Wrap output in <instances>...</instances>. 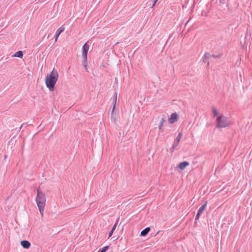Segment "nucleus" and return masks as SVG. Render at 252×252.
Here are the masks:
<instances>
[{
    "label": "nucleus",
    "mask_w": 252,
    "mask_h": 252,
    "mask_svg": "<svg viewBox=\"0 0 252 252\" xmlns=\"http://www.w3.org/2000/svg\"><path fill=\"white\" fill-rule=\"evenodd\" d=\"M58 76V73L55 69H53L49 75L46 76L45 78V84L47 87L50 90H52L54 88Z\"/></svg>",
    "instance_id": "obj_1"
},
{
    "label": "nucleus",
    "mask_w": 252,
    "mask_h": 252,
    "mask_svg": "<svg viewBox=\"0 0 252 252\" xmlns=\"http://www.w3.org/2000/svg\"><path fill=\"white\" fill-rule=\"evenodd\" d=\"M35 200L41 216H43L46 203V198L45 194L40 191L39 189L37 190V195Z\"/></svg>",
    "instance_id": "obj_2"
},
{
    "label": "nucleus",
    "mask_w": 252,
    "mask_h": 252,
    "mask_svg": "<svg viewBox=\"0 0 252 252\" xmlns=\"http://www.w3.org/2000/svg\"><path fill=\"white\" fill-rule=\"evenodd\" d=\"M229 125V122L227 117L223 115L218 116L216 119V127L224 128Z\"/></svg>",
    "instance_id": "obj_3"
},
{
    "label": "nucleus",
    "mask_w": 252,
    "mask_h": 252,
    "mask_svg": "<svg viewBox=\"0 0 252 252\" xmlns=\"http://www.w3.org/2000/svg\"><path fill=\"white\" fill-rule=\"evenodd\" d=\"M222 57L221 54H219L218 55H211L209 53H206L204 56L203 62L205 63H207L208 65L209 64V59L211 58H220Z\"/></svg>",
    "instance_id": "obj_4"
},
{
    "label": "nucleus",
    "mask_w": 252,
    "mask_h": 252,
    "mask_svg": "<svg viewBox=\"0 0 252 252\" xmlns=\"http://www.w3.org/2000/svg\"><path fill=\"white\" fill-rule=\"evenodd\" d=\"M89 45L87 43H85L82 47V58L85 63H87V54L89 50Z\"/></svg>",
    "instance_id": "obj_5"
},
{
    "label": "nucleus",
    "mask_w": 252,
    "mask_h": 252,
    "mask_svg": "<svg viewBox=\"0 0 252 252\" xmlns=\"http://www.w3.org/2000/svg\"><path fill=\"white\" fill-rule=\"evenodd\" d=\"M182 134L181 133H179L176 137V139L174 140L173 144L170 149V152L173 153L174 150L177 148L178 146L179 143L181 140Z\"/></svg>",
    "instance_id": "obj_6"
},
{
    "label": "nucleus",
    "mask_w": 252,
    "mask_h": 252,
    "mask_svg": "<svg viewBox=\"0 0 252 252\" xmlns=\"http://www.w3.org/2000/svg\"><path fill=\"white\" fill-rule=\"evenodd\" d=\"M178 115L176 113H174L171 114L170 118L169 119L170 123L173 124L176 121H177L178 119Z\"/></svg>",
    "instance_id": "obj_7"
},
{
    "label": "nucleus",
    "mask_w": 252,
    "mask_h": 252,
    "mask_svg": "<svg viewBox=\"0 0 252 252\" xmlns=\"http://www.w3.org/2000/svg\"><path fill=\"white\" fill-rule=\"evenodd\" d=\"M189 162L188 161H183L180 162L178 165V167L181 170H183L187 166L189 165Z\"/></svg>",
    "instance_id": "obj_8"
},
{
    "label": "nucleus",
    "mask_w": 252,
    "mask_h": 252,
    "mask_svg": "<svg viewBox=\"0 0 252 252\" xmlns=\"http://www.w3.org/2000/svg\"><path fill=\"white\" fill-rule=\"evenodd\" d=\"M115 107H113L111 115V120L112 122H116L117 117L116 112H115Z\"/></svg>",
    "instance_id": "obj_9"
},
{
    "label": "nucleus",
    "mask_w": 252,
    "mask_h": 252,
    "mask_svg": "<svg viewBox=\"0 0 252 252\" xmlns=\"http://www.w3.org/2000/svg\"><path fill=\"white\" fill-rule=\"evenodd\" d=\"M21 245L24 249H29L31 246V243L27 240L21 241Z\"/></svg>",
    "instance_id": "obj_10"
},
{
    "label": "nucleus",
    "mask_w": 252,
    "mask_h": 252,
    "mask_svg": "<svg viewBox=\"0 0 252 252\" xmlns=\"http://www.w3.org/2000/svg\"><path fill=\"white\" fill-rule=\"evenodd\" d=\"M150 230V228L148 227L143 229L140 233L141 236H145L147 235V234L149 232Z\"/></svg>",
    "instance_id": "obj_11"
},
{
    "label": "nucleus",
    "mask_w": 252,
    "mask_h": 252,
    "mask_svg": "<svg viewBox=\"0 0 252 252\" xmlns=\"http://www.w3.org/2000/svg\"><path fill=\"white\" fill-rule=\"evenodd\" d=\"M117 99V93L115 92V93L113 95V107H116Z\"/></svg>",
    "instance_id": "obj_12"
},
{
    "label": "nucleus",
    "mask_w": 252,
    "mask_h": 252,
    "mask_svg": "<svg viewBox=\"0 0 252 252\" xmlns=\"http://www.w3.org/2000/svg\"><path fill=\"white\" fill-rule=\"evenodd\" d=\"M23 56V52L22 51H19L18 52H16L14 54V55L13 56V57H18V58H22Z\"/></svg>",
    "instance_id": "obj_13"
},
{
    "label": "nucleus",
    "mask_w": 252,
    "mask_h": 252,
    "mask_svg": "<svg viewBox=\"0 0 252 252\" xmlns=\"http://www.w3.org/2000/svg\"><path fill=\"white\" fill-rule=\"evenodd\" d=\"M206 206V203L203 205H202L199 209V210H198V213H199V214L201 215V214L203 213V212L204 211L205 207Z\"/></svg>",
    "instance_id": "obj_14"
},
{
    "label": "nucleus",
    "mask_w": 252,
    "mask_h": 252,
    "mask_svg": "<svg viewBox=\"0 0 252 252\" xmlns=\"http://www.w3.org/2000/svg\"><path fill=\"white\" fill-rule=\"evenodd\" d=\"M213 115L214 117H217L219 115V112L214 107H212Z\"/></svg>",
    "instance_id": "obj_15"
},
{
    "label": "nucleus",
    "mask_w": 252,
    "mask_h": 252,
    "mask_svg": "<svg viewBox=\"0 0 252 252\" xmlns=\"http://www.w3.org/2000/svg\"><path fill=\"white\" fill-rule=\"evenodd\" d=\"M117 222H116L113 226L112 228V230H111V231L109 233V234H108V238H110L113 234V233L114 232V231L115 230L116 228V226H117Z\"/></svg>",
    "instance_id": "obj_16"
},
{
    "label": "nucleus",
    "mask_w": 252,
    "mask_h": 252,
    "mask_svg": "<svg viewBox=\"0 0 252 252\" xmlns=\"http://www.w3.org/2000/svg\"><path fill=\"white\" fill-rule=\"evenodd\" d=\"M164 122H165L164 119V118H162L160 120V124L158 126V128L159 130L161 129L162 128V126H163Z\"/></svg>",
    "instance_id": "obj_17"
},
{
    "label": "nucleus",
    "mask_w": 252,
    "mask_h": 252,
    "mask_svg": "<svg viewBox=\"0 0 252 252\" xmlns=\"http://www.w3.org/2000/svg\"><path fill=\"white\" fill-rule=\"evenodd\" d=\"M109 247L108 246H105L103 248H102L101 249H100L99 250L98 252H105L108 250Z\"/></svg>",
    "instance_id": "obj_18"
},
{
    "label": "nucleus",
    "mask_w": 252,
    "mask_h": 252,
    "mask_svg": "<svg viewBox=\"0 0 252 252\" xmlns=\"http://www.w3.org/2000/svg\"><path fill=\"white\" fill-rule=\"evenodd\" d=\"M61 32H56L55 34L54 35V38H55L54 42H56L58 40V38L59 36L60 35V33Z\"/></svg>",
    "instance_id": "obj_19"
},
{
    "label": "nucleus",
    "mask_w": 252,
    "mask_h": 252,
    "mask_svg": "<svg viewBox=\"0 0 252 252\" xmlns=\"http://www.w3.org/2000/svg\"><path fill=\"white\" fill-rule=\"evenodd\" d=\"M65 30L63 27H61L58 30L57 32H63Z\"/></svg>",
    "instance_id": "obj_20"
},
{
    "label": "nucleus",
    "mask_w": 252,
    "mask_h": 252,
    "mask_svg": "<svg viewBox=\"0 0 252 252\" xmlns=\"http://www.w3.org/2000/svg\"><path fill=\"white\" fill-rule=\"evenodd\" d=\"M200 214H199V213H197V214H196V216H195V220H197L199 219L200 216Z\"/></svg>",
    "instance_id": "obj_21"
},
{
    "label": "nucleus",
    "mask_w": 252,
    "mask_h": 252,
    "mask_svg": "<svg viewBox=\"0 0 252 252\" xmlns=\"http://www.w3.org/2000/svg\"><path fill=\"white\" fill-rule=\"evenodd\" d=\"M157 1L158 0H154L152 7H153L156 5Z\"/></svg>",
    "instance_id": "obj_22"
},
{
    "label": "nucleus",
    "mask_w": 252,
    "mask_h": 252,
    "mask_svg": "<svg viewBox=\"0 0 252 252\" xmlns=\"http://www.w3.org/2000/svg\"><path fill=\"white\" fill-rule=\"evenodd\" d=\"M51 35H52V34H51V33L49 34L48 35V36H47V38H50V37L51 36Z\"/></svg>",
    "instance_id": "obj_23"
},
{
    "label": "nucleus",
    "mask_w": 252,
    "mask_h": 252,
    "mask_svg": "<svg viewBox=\"0 0 252 252\" xmlns=\"http://www.w3.org/2000/svg\"><path fill=\"white\" fill-rule=\"evenodd\" d=\"M22 126H23V125H22V126H21L20 128H22Z\"/></svg>",
    "instance_id": "obj_24"
}]
</instances>
